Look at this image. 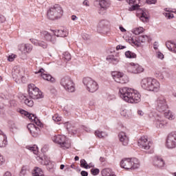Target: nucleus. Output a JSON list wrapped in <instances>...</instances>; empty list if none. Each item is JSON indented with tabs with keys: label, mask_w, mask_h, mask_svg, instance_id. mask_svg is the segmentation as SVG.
Masks as SVG:
<instances>
[{
	"label": "nucleus",
	"mask_w": 176,
	"mask_h": 176,
	"mask_svg": "<svg viewBox=\"0 0 176 176\" xmlns=\"http://www.w3.org/2000/svg\"><path fill=\"white\" fill-rule=\"evenodd\" d=\"M119 92L120 98L126 102L138 104L141 101V94L135 89L124 87L120 88Z\"/></svg>",
	"instance_id": "1"
},
{
	"label": "nucleus",
	"mask_w": 176,
	"mask_h": 176,
	"mask_svg": "<svg viewBox=\"0 0 176 176\" xmlns=\"http://www.w3.org/2000/svg\"><path fill=\"white\" fill-rule=\"evenodd\" d=\"M120 166L125 170H135L140 168V161L137 158H124L120 162Z\"/></svg>",
	"instance_id": "2"
},
{
	"label": "nucleus",
	"mask_w": 176,
	"mask_h": 176,
	"mask_svg": "<svg viewBox=\"0 0 176 176\" xmlns=\"http://www.w3.org/2000/svg\"><path fill=\"white\" fill-rule=\"evenodd\" d=\"M63 8L58 4H55L49 9L47 15L50 20H57L63 17Z\"/></svg>",
	"instance_id": "3"
},
{
	"label": "nucleus",
	"mask_w": 176,
	"mask_h": 176,
	"mask_svg": "<svg viewBox=\"0 0 176 176\" xmlns=\"http://www.w3.org/2000/svg\"><path fill=\"white\" fill-rule=\"evenodd\" d=\"M138 144L141 149L148 151V153H153L155 152L153 150V143L151 141H148V138L146 136H142L139 139Z\"/></svg>",
	"instance_id": "4"
},
{
	"label": "nucleus",
	"mask_w": 176,
	"mask_h": 176,
	"mask_svg": "<svg viewBox=\"0 0 176 176\" xmlns=\"http://www.w3.org/2000/svg\"><path fill=\"white\" fill-rule=\"evenodd\" d=\"M60 84L67 91H69V93H74V91H75V84L69 76L63 77Z\"/></svg>",
	"instance_id": "5"
},
{
	"label": "nucleus",
	"mask_w": 176,
	"mask_h": 176,
	"mask_svg": "<svg viewBox=\"0 0 176 176\" xmlns=\"http://www.w3.org/2000/svg\"><path fill=\"white\" fill-rule=\"evenodd\" d=\"M82 82L89 93H96L98 90V84L94 80L91 79V78H84Z\"/></svg>",
	"instance_id": "6"
},
{
	"label": "nucleus",
	"mask_w": 176,
	"mask_h": 176,
	"mask_svg": "<svg viewBox=\"0 0 176 176\" xmlns=\"http://www.w3.org/2000/svg\"><path fill=\"white\" fill-rule=\"evenodd\" d=\"M28 94L30 98L33 100H38L39 98H43V95L42 94V91L39 90V88L36 87L34 84H30L28 87Z\"/></svg>",
	"instance_id": "7"
},
{
	"label": "nucleus",
	"mask_w": 176,
	"mask_h": 176,
	"mask_svg": "<svg viewBox=\"0 0 176 176\" xmlns=\"http://www.w3.org/2000/svg\"><path fill=\"white\" fill-rule=\"evenodd\" d=\"M165 146L168 149L176 148V131L170 132L166 137Z\"/></svg>",
	"instance_id": "8"
},
{
	"label": "nucleus",
	"mask_w": 176,
	"mask_h": 176,
	"mask_svg": "<svg viewBox=\"0 0 176 176\" xmlns=\"http://www.w3.org/2000/svg\"><path fill=\"white\" fill-rule=\"evenodd\" d=\"M125 68L128 72H130V74H141V72H144V68L140 65L134 63H126L125 65Z\"/></svg>",
	"instance_id": "9"
},
{
	"label": "nucleus",
	"mask_w": 176,
	"mask_h": 176,
	"mask_svg": "<svg viewBox=\"0 0 176 176\" xmlns=\"http://www.w3.org/2000/svg\"><path fill=\"white\" fill-rule=\"evenodd\" d=\"M52 141L56 142V144L60 145V146L64 149H68V148L70 146V144L67 142V138L65 136H63L61 135L54 136L52 138Z\"/></svg>",
	"instance_id": "10"
},
{
	"label": "nucleus",
	"mask_w": 176,
	"mask_h": 176,
	"mask_svg": "<svg viewBox=\"0 0 176 176\" xmlns=\"http://www.w3.org/2000/svg\"><path fill=\"white\" fill-rule=\"evenodd\" d=\"M141 86L144 90H148V91H155V84H153V79L152 78L142 80Z\"/></svg>",
	"instance_id": "11"
},
{
	"label": "nucleus",
	"mask_w": 176,
	"mask_h": 176,
	"mask_svg": "<svg viewBox=\"0 0 176 176\" xmlns=\"http://www.w3.org/2000/svg\"><path fill=\"white\" fill-rule=\"evenodd\" d=\"M151 41V38H149V36H148L147 35H141L139 36L138 40H134L133 38H131V43L137 47H140L141 46V43H146L148 42H150Z\"/></svg>",
	"instance_id": "12"
},
{
	"label": "nucleus",
	"mask_w": 176,
	"mask_h": 176,
	"mask_svg": "<svg viewBox=\"0 0 176 176\" xmlns=\"http://www.w3.org/2000/svg\"><path fill=\"white\" fill-rule=\"evenodd\" d=\"M168 109L166 100L163 97L159 98L156 101V109L159 112H164Z\"/></svg>",
	"instance_id": "13"
},
{
	"label": "nucleus",
	"mask_w": 176,
	"mask_h": 176,
	"mask_svg": "<svg viewBox=\"0 0 176 176\" xmlns=\"http://www.w3.org/2000/svg\"><path fill=\"white\" fill-rule=\"evenodd\" d=\"M109 30V22L107 20H102L98 24V31L99 32H108Z\"/></svg>",
	"instance_id": "14"
},
{
	"label": "nucleus",
	"mask_w": 176,
	"mask_h": 176,
	"mask_svg": "<svg viewBox=\"0 0 176 176\" xmlns=\"http://www.w3.org/2000/svg\"><path fill=\"white\" fill-rule=\"evenodd\" d=\"M43 72H45V69H43V68H41L38 71L35 72V74H41L43 79H44L45 80H47L48 82H51V83H54L56 82V79L53 76H52V75L45 74Z\"/></svg>",
	"instance_id": "15"
},
{
	"label": "nucleus",
	"mask_w": 176,
	"mask_h": 176,
	"mask_svg": "<svg viewBox=\"0 0 176 176\" xmlns=\"http://www.w3.org/2000/svg\"><path fill=\"white\" fill-rule=\"evenodd\" d=\"M155 167L160 170H163L166 167V161L163 160V157L159 155L155 156Z\"/></svg>",
	"instance_id": "16"
},
{
	"label": "nucleus",
	"mask_w": 176,
	"mask_h": 176,
	"mask_svg": "<svg viewBox=\"0 0 176 176\" xmlns=\"http://www.w3.org/2000/svg\"><path fill=\"white\" fill-rule=\"evenodd\" d=\"M41 35L45 39V41H47V42H51V43L54 44L56 42V36H52V34L47 31L41 32Z\"/></svg>",
	"instance_id": "17"
},
{
	"label": "nucleus",
	"mask_w": 176,
	"mask_h": 176,
	"mask_svg": "<svg viewBox=\"0 0 176 176\" xmlns=\"http://www.w3.org/2000/svg\"><path fill=\"white\" fill-rule=\"evenodd\" d=\"M21 113L24 114L25 116H27V118H30V119H32V118H33V122H34V123H35V124H36V126H42V122H41V120H39V119H38L35 116V115L31 114L24 110H22L21 111Z\"/></svg>",
	"instance_id": "18"
},
{
	"label": "nucleus",
	"mask_w": 176,
	"mask_h": 176,
	"mask_svg": "<svg viewBox=\"0 0 176 176\" xmlns=\"http://www.w3.org/2000/svg\"><path fill=\"white\" fill-rule=\"evenodd\" d=\"M164 124H166V122L163 117L157 116L155 117V127L157 129H164Z\"/></svg>",
	"instance_id": "19"
},
{
	"label": "nucleus",
	"mask_w": 176,
	"mask_h": 176,
	"mask_svg": "<svg viewBox=\"0 0 176 176\" xmlns=\"http://www.w3.org/2000/svg\"><path fill=\"white\" fill-rule=\"evenodd\" d=\"M118 137L120 142H122L124 146H127V145H129V137H127L126 133L120 132L118 135Z\"/></svg>",
	"instance_id": "20"
},
{
	"label": "nucleus",
	"mask_w": 176,
	"mask_h": 176,
	"mask_svg": "<svg viewBox=\"0 0 176 176\" xmlns=\"http://www.w3.org/2000/svg\"><path fill=\"white\" fill-rule=\"evenodd\" d=\"M30 41L33 45H35V46H40V47H43V49L47 48V43L45 41H41L35 38H30Z\"/></svg>",
	"instance_id": "21"
},
{
	"label": "nucleus",
	"mask_w": 176,
	"mask_h": 176,
	"mask_svg": "<svg viewBox=\"0 0 176 176\" xmlns=\"http://www.w3.org/2000/svg\"><path fill=\"white\" fill-rule=\"evenodd\" d=\"M8 145V140H6V135L3 134V132L0 129V148H3Z\"/></svg>",
	"instance_id": "22"
},
{
	"label": "nucleus",
	"mask_w": 176,
	"mask_h": 176,
	"mask_svg": "<svg viewBox=\"0 0 176 176\" xmlns=\"http://www.w3.org/2000/svg\"><path fill=\"white\" fill-rule=\"evenodd\" d=\"M37 160H41L42 164H44L45 166H50L52 164V162L50 161V158H49L46 155H43V157H38Z\"/></svg>",
	"instance_id": "23"
},
{
	"label": "nucleus",
	"mask_w": 176,
	"mask_h": 176,
	"mask_svg": "<svg viewBox=\"0 0 176 176\" xmlns=\"http://www.w3.org/2000/svg\"><path fill=\"white\" fill-rule=\"evenodd\" d=\"M20 50L23 52V53H30L32 50V45L31 44H22Z\"/></svg>",
	"instance_id": "24"
},
{
	"label": "nucleus",
	"mask_w": 176,
	"mask_h": 176,
	"mask_svg": "<svg viewBox=\"0 0 176 176\" xmlns=\"http://www.w3.org/2000/svg\"><path fill=\"white\" fill-rule=\"evenodd\" d=\"M173 13V9L165 8L163 14L166 19H168V20H171V19H174V14Z\"/></svg>",
	"instance_id": "25"
},
{
	"label": "nucleus",
	"mask_w": 176,
	"mask_h": 176,
	"mask_svg": "<svg viewBox=\"0 0 176 176\" xmlns=\"http://www.w3.org/2000/svg\"><path fill=\"white\" fill-rule=\"evenodd\" d=\"M140 0H129V5L132 6V8H130V10H138V12H141V9H138V2Z\"/></svg>",
	"instance_id": "26"
},
{
	"label": "nucleus",
	"mask_w": 176,
	"mask_h": 176,
	"mask_svg": "<svg viewBox=\"0 0 176 176\" xmlns=\"http://www.w3.org/2000/svg\"><path fill=\"white\" fill-rule=\"evenodd\" d=\"M54 36L60 38H65V36H68V32H67V30H58L55 31Z\"/></svg>",
	"instance_id": "27"
},
{
	"label": "nucleus",
	"mask_w": 176,
	"mask_h": 176,
	"mask_svg": "<svg viewBox=\"0 0 176 176\" xmlns=\"http://www.w3.org/2000/svg\"><path fill=\"white\" fill-rule=\"evenodd\" d=\"M166 46L167 49L170 50V52H173V53H176V43L173 41H167L166 43Z\"/></svg>",
	"instance_id": "28"
},
{
	"label": "nucleus",
	"mask_w": 176,
	"mask_h": 176,
	"mask_svg": "<svg viewBox=\"0 0 176 176\" xmlns=\"http://www.w3.org/2000/svg\"><path fill=\"white\" fill-rule=\"evenodd\" d=\"M107 61H110L114 65H116L119 63L120 58L118 56L110 55L107 58Z\"/></svg>",
	"instance_id": "29"
},
{
	"label": "nucleus",
	"mask_w": 176,
	"mask_h": 176,
	"mask_svg": "<svg viewBox=\"0 0 176 176\" xmlns=\"http://www.w3.org/2000/svg\"><path fill=\"white\" fill-rule=\"evenodd\" d=\"M164 116L166 119H168V120H174V119H175V114L170 110L165 111Z\"/></svg>",
	"instance_id": "30"
},
{
	"label": "nucleus",
	"mask_w": 176,
	"mask_h": 176,
	"mask_svg": "<svg viewBox=\"0 0 176 176\" xmlns=\"http://www.w3.org/2000/svg\"><path fill=\"white\" fill-rule=\"evenodd\" d=\"M102 176H116L111 168H104L101 171Z\"/></svg>",
	"instance_id": "31"
},
{
	"label": "nucleus",
	"mask_w": 176,
	"mask_h": 176,
	"mask_svg": "<svg viewBox=\"0 0 176 176\" xmlns=\"http://www.w3.org/2000/svg\"><path fill=\"white\" fill-rule=\"evenodd\" d=\"M99 6H100V10H107L109 8V4L105 0L100 1Z\"/></svg>",
	"instance_id": "32"
},
{
	"label": "nucleus",
	"mask_w": 176,
	"mask_h": 176,
	"mask_svg": "<svg viewBox=\"0 0 176 176\" xmlns=\"http://www.w3.org/2000/svg\"><path fill=\"white\" fill-rule=\"evenodd\" d=\"M95 135L96 137H98V138H105V137H108V134H107V133L99 130L95 131Z\"/></svg>",
	"instance_id": "33"
},
{
	"label": "nucleus",
	"mask_w": 176,
	"mask_h": 176,
	"mask_svg": "<svg viewBox=\"0 0 176 176\" xmlns=\"http://www.w3.org/2000/svg\"><path fill=\"white\" fill-rule=\"evenodd\" d=\"M122 74L123 73L114 72L112 73L113 79H114L115 82H117L118 83V80H119L120 78H122Z\"/></svg>",
	"instance_id": "34"
},
{
	"label": "nucleus",
	"mask_w": 176,
	"mask_h": 176,
	"mask_svg": "<svg viewBox=\"0 0 176 176\" xmlns=\"http://www.w3.org/2000/svg\"><path fill=\"white\" fill-rule=\"evenodd\" d=\"M33 176H45L43 170L41 168H35L33 172Z\"/></svg>",
	"instance_id": "35"
},
{
	"label": "nucleus",
	"mask_w": 176,
	"mask_h": 176,
	"mask_svg": "<svg viewBox=\"0 0 176 176\" xmlns=\"http://www.w3.org/2000/svg\"><path fill=\"white\" fill-rule=\"evenodd\" d=\"M141 12V16L140 17L141 21H142L143 23H146L148 22V16H146V14H145V12H144V10H141L139 11V12Z\"/></svg>",
	"instance_id": "36"
},
{
	"label": "nucleus",
	"mask_w": 176,
	"mask_h": 176,
	"mask_svg": "<svg viewBox=\"0 0 176 176\" xmlns=\"http://www.w3.org/2000/svg\"><path fill=\"white\" fill-rule=\"evenodd\" d=\"M28 173H30V170L28 169V166H23L20 172V176H25L28 175Z\"/></svg>",
	"instance_id": "37"
},
{
	"label": "nucleus",
	"mask_w": 176,
	"mask_h": 176,
	"mask_svg": "<svg viewBox=\"0 0 176 176\" xmlns=\"http://www.w3.org/2000/svg\"><path fill=\"white\" fill-rule=\"evenodd\" d=\"M125 57H126V58H136L137 54H135V53L132 52L131 51H126L125 52Z\"/></svg>",
	"instance_id": "38"
},
{
	"label": "nucleus",
	"mask_w": 176,
	"mask_h": 176,
	"mask_svg": "<svg viewBox=\"0 0 176 176\" xmlns=\"http://www.w3.org/2000/svg\"><path fill=\"white\" fill-rule=\"evenodd\" d=\"M27 149H29V151H31L33 152L34 155H38V148L36 145H34L33 146H26Z\"/></svg>",
	"instance_id": "39"
},
{
	"label": "nucleus",
	"mask_w": 176,
	"mask_h": 176,
	"mask_svg": "<svg viewBox=\"0 0 176 176\" xmlns=\"http://www.w3.org/2000/svg\"><path fill=\"white\" fill-rule=\"evenodd\" d=\"M143 31H144V28L142 27L136 28L132 30V32L135 35H140V34H142Z\"/></svg>",
	"instance_id": "40"
},
{
	"label": "nucleus",
	"mask_w": 176,
	"mask_h": 176,
	"mask_svg": "<svg viewBox=\"0 0 176 176\" xmlns=\"http://www.w3.org/2000/svg\"><path fill=\"white\" fill-rule=\"evenodd\" d=\"M65 126L67 129V130L69 132V133H76V131L75 130H74V126H72V125L71 124V123L69 122H66L65 124Z\"/></svg>",
	"instance_id": "41"
},
{
	"label": "nucleus",
	"mask_w": 176,
	"mask_h": 176,
	"mask_svg": "<svg viewBox=\"0 0 176 176\" xmlns=\"http://www.w3.org/2000/svg\"><path fill=\"white\" fill-rule=\"evenodd\" d=\"M118 80L117 83L124 84V83H127V82H129V78H127V76L122 74V76H121L120 80Z\"/></svg>",
	"instance_id": "42"
},
{
	"label": "nucleus",
	"mask_w": 176,
	"mask_h": 176,
	"mask_svg": "<svg viewBox=\"0 0 176 176\" xmlns=\"http://www.w3.org/2000/svg\"><path fill=\"white\" fill-rule=\"evenodd\" d=\"M120 113L122 116H124V118H129V115H130V111H129L127 109H121L120 111Z\"/></svg>",
	"instance_id": "43"
},
{
	"label": "nucleus",
	"mask_w": 176,
	"mask_h": 176,
	"mask_svg": "<svg viewBox=\"0 0 176 176\" xmlns=\"http://www.w3.org/2000/svg\"><path fill=\"white\" fill-rule=\"evenodd\" d=\"M80 167H82V168H90L89 164H87V162H86L85 160H81L80 161Z\"/></svg>",
	"instance_id": "44"
},
{
	"label": "nucleus",
	"mask_w": 176,
	"mask_h": 176,
	"mask_svg": "<svg viewBox=\"0 0 176 176\" xmlns=\"http://www.w3.org/2000/svg\"><path fill=\"white\" fill-rule=\"evenodd\" d=\"M30 127L32 128V130H34V131L39 133V131H40L39 127L35 126V124H28V129H30Z\"/></svg>",
	"instance_id": "45"
},
{
	"label": "nucleus",
	"mask_w": 176,
	"mask_h": 176,
	"mask_svg": "<svg viewBox=\"0 0 176 176\" xmlns=\"http://www.w3.org/2000/svg\"><path fill=\"white\" fill-rule=\"evenodd\" d=\"M155 56H156L157 58H159V60L164 59V54H163V53H162L160 51H157L155 52Z\"/></svg>",
	"instance_id": "46"
},
{
	"label": "nucleus",
	"mask_w": 176,
	"mask_h": 176,
	"mask_svg": "<svg viewBox=\"0 0 176 176\" xmlns=\"http://www.w3.org/2000/svg\"><path fill=\"white\" fill-rule=\"evenodd\" d=\"M25 104L28 105V107H34V101L32 99H25Z\"/></svg>",
	"instance_id": "47"
},
{
	"label": "nucleus",
	"mask_w": 176,
	"mask_h": 176,
	"mask_svg": "<svg viewBox=\"0 0 176 176\" xmlns=\"http://www.w3.org/2000/svg\"><path fill=\"white\" fill-rule=\"evenodd\" d=\"M63 58L66 61H69L71 60V54L69 52H65L63 54Z\"/></svg>",
	"instance_id": "48"
},
{
	"label": "nucleus",
	"mask_w": 176,
	"mask_h": 176,
	"mask_svg": "<svg viewBox=\"0 0 176 176\" xmlns=\"http://www.w3.org/2000/svg\"><path fill=\"white\" fill-rule=\"evenodd\" d=\"M91 173L92 175H98V174H100V169L92 168V169H91Z\"/></svg>",
	"instance_id": "49"
},
{
	"label": "nucleus",
	"mask_w": 176,
	"mask_h": 176,
	"mask_svg": "<svg viewBox=\"0 0 176 176\" xmlns=\"http://www.w3.org/2000/svg\"><path fill=\"white\" fill-rule=\"evenodd\" d=\"M29 130L32 135V137L36 138L38 135H39V132H36V131H34V129H30L29 128Z\"/></svg>",
	"instance_id": "50"
},
{
	"label": "nucleus",
	"mask_w": 176,
	"mask_h": 176,
	"mask_svg": "<svg viewBox=\"0 0 176 176\" xmlns=\"http://www.w3.org/2000/svg\"><path fill=\"white\" fill-rule=\"evenodd\" d=\"M52 120L54 122H60V120H61V118H60L58 115L56 114L52 117Z\"/></svg>",
	"instance_id": "51"
},
{
	"label": "nucleus",
	"mask_w": 176,
	"mask_h": 176,
	"mask_svg": "<svg viewBox=\"0 0 176 176\" xmlns=\"http://www.w3.org/2000/svg\"><path fill=\"white\" fill-rule=\"evenodd\" d=\"M15 57H17V56H16V54H12L11 55H10V56H8V61H10V62L14 61V58H15Z\"/></svg>",
	"instance_id": "52"
},
{
	"label": "nucleus",
	"mask_w": 176,
	"mask_h": 176,
	"mask_svg": "<svg viewBox=\"0 0 176 176\" xmlns=\"http://www.w3.org/2000/svg\"><path fill=\"white\" fill-rule=\"evenodd\" d=\"M155 78H158V79H163V75L160 72H156Z\"/></svg>",
	"instance_id": "53"
},
{
	"label": "nucleus",
	"mask_w": 176,
	"mask_h": 176,
	"mask_svg": "<svg viewBox=\"0 0 176 176\" xmlns=\"http://www.w3.org/2000/svg\"><path fill=\"white\" fill-rule=\"evenodd\" d=\"M155 91H159V90L160 89V82H159V81H155Z\"/></svg>",
	"instance_id": "54"
},
{
	"label": "nucleus",
	"mask_w": 176,
	"mask_h": 176,
	"mask_svg": "<svg viewBox=\"0 0 176 176\" xmlns=\"http://www.w3.org/2000/svg\"><path fill=\"white\" fill-rule=\"evenodd\" d=\"M6 21V18L3 15H0V23H5Z\"/></svg>",
	"instance_id": "55"
},
{
	"label": "nucleus",
	"mask_w": 176,
	"mask_h": 176,
	"mask_svg": "<svg viewBox=\"0 0 176 176\" xmlns=\"http://www.w3.org/2000/svg\"><path fill=\"white\" fill-rule=\"evenodd\" d=\"M117 50H123V49H126V46L124 45H117Z\"/></svg>",
	"instance_id": "56"
},
{
	"label": "nucleus",
	"mask_w": 176,
	"mask_h": 176,
	"mask_svg": "<svg viewBox=\"0 0 176 176\" xmlns=\"http://www.w3.org/2000/svg\"><path fill=\"white\" fill-rule=\"evenodd\" d=\"M5 163V159L3 158V156L0 155V166H2Z\"/></svg>",
	"instance_id": "57"
},
{
	"label": "nucleus",
	"mask_w": 176,
	"mask_h": 176,
	"mask_svg": "<svg viewBox=\"0 0 176 176\" xmlns=\"http://www.w3.org/2000/svg\"><path fill=\"white\" fill-rule=\"evenodd\" d=\"M80 174L82 176H87L89 175V173H87V171H85V170H82L80 172Z\"/></svg>",
	"instance_id": "58"
},
{
	"label": "nucleus",
	"mask_w": 176,
	"mask_h": 176,
	"mask_svg": "<svg viewBox=\"0 0 176 176\" xmlns=\"http://www.w3.org/2000/svg\"><path fill=\"white\" fill-rule=\"evenodd\" d=\"M146 2L148 5H152L155 3V0H146Z\"/></svg>",
	"instance_id": "59"
},
{
	"label": "nucleus",
	"mask_w": 176,
	"mask_h": 176,
	"mask_svg": "<svg viewBox=\"0 0 176 176\" xmlns=\"http://www.w3.org/2000/svg\"><path fill=\"white\" fill-rule=\"evenodd\" d=\"M138 114L139 115V116H144V111H142L141 110H138Z\"/></svg>",
	"instance_id": "60"
},
{
	"label": "nucleus",
	"mask_w": 176,
	"mask_h": 176,
	"mask_svg": "<svg viewBox=\"0 0 176 176\" xmlns=\"http://www.w3.org/2000/svg\"><path fill=\"white\" fill-rule=\"evenodd\" d=\"M158 47H159V43L155 42V50H157Z\"/></svg>",
	"instance_id": "61"
},
{
	"label": "nucleus",
	"mask_w": 176,
	"mask_h": 176,
	"mask_svg": "<svg viewBox=\"0 0 176 176\" xmlns=\"http://www.w3.org/2000/svg\"><path fill=\"white\" fill-rule=\"evenodd\" d=\"M83 5H85V6H89V1L85 0L83 1Z\"/></svg>",
	"instance_id": "62"
},
{
	"label": "nucleus",
	"mask_w": 176,
	"mask_h": 176,
	"mask_svg": "<svg viewBox=\"0 0 176 176\" xmlns=\"http://www.w3.org/2000/svg\"><path fill=\"white\" fill-rule=\"evenodd\" d=\"M72 20L73 21H75V20H78V18L76 17V15H72Z\"/></svg>",
	"instance_id": "63"
},
{
	"label": "nucleus",
	"mask_w": 176,
	"mask_h": 176,
	"mask_svg": "<svg viewBox=\"0 0 176 176\" xmlns=\"http://www.w3.org/2000/svg\"><path fill=\"white\" fill-rule=\"evenodd\" d=\"M120 30L121 32H126V29H124V28H123L122 26H120Z\"/></svg>",
	"instance_id": "64"
}]
</instances>
